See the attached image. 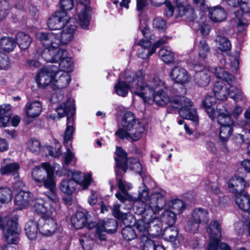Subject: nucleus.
Masks as SVG:
<instances>
[{
	"label": "nucleus",
	"instance_id": "38",
	"mask_svg": "<svg viewBox=\"0 0 250 250\" xmlns=\"http://www.w3.org/2000/svg\"><path fill=\"white\" fill-rule=\"evenodd\" d=\"M27 148L36 155L42 154L44 149L40 141L35 139H31L27 142Z\"/></svg>",
	"mask_w": 250,
	"mask_h": 250
},
{
	"label": "nucleus",
	"instance_id": "62",
	"mask_svg": "<svg viewBox=\"0 0 250 250\" xmlns=\"http://www.w3.org/2000/svg\"><path fill=\"white\" fill-rule=\"evenodd\" d=\"M239 5L240 6V10H238L235 13H236L240 16L243 17L245 13H248L250 12V3L241 2V3L240 2Z\"/></svg>",
	"mask_w": 250,
	"mask_h": 250
},
{
	"label": "nucleus",
	"instance_id": "16",
	"mask_svg": "<svg viewBox=\"0 0 250 250\" xmlns=\"http://www.w3.org/2000/svg\"><path fill=\"white\" fill-rule=\"evenodd\" d=\"M170 76L175 83L181 84L188 83L191 80V76L188 71L180 66L174 67L170 73Z\"/></svg>",
	"mask_w": 250,
	"mask_h": 250
},
{
	"label": "nucleus",
	"instance_id": "50",
	"mask_svg": "<svg viewBox=\"0 0 250 250\" xmlns=\"http://www.w3.org/2000/svg\"><path fill=\"white\" fill-rule=\"evenodd\" d=\"M61 148V145L55 140L54 144L50 146L48 149L49 154L54 157H58L62 154Z\"/></svg>",
	"mask_w": 250,
	"mask_h": 250
},
{
	"label": "nucleus",
	"instance_id": "9",
	"mask_svg": "<svg viewBox=\"0 0 250 250\" xmlns=\"http://www.w3.org/2000/svg\"><path fill=\"white\" fill-rule=\"evenodd\" d=\"M88 219L86 215L83 212H77L75 215L72 218L71 223L73 226L76 229H81L86 225ZM104 222H101L96 226L95 223L90 222L87 224L88 229H92L96 226V233L95 236L100 240H105V233L109 232L110 230H106Z\"/></svg>",
	"mask_w": 250,
	"mask_h": 250
},
{
	"label": "nucleus",
	"instance_id": "33",
	"mask_svg": "<svg viewBox=\"0 0 250 250\" xmlns=\"http://www.w3.org/2000/svg\"><path fill=\"white\" fill-rule=\"evenodd\" d=\"M192 219L199 224H206L209 221L208 212L205 209L196 208L193 212Z\"/></svg>",
	"mask_w": 250,
	"mask_h": 250
},
{
	"label": "nucleus",
	"instance_id": "42",
	"mask_svg": "<svg viewBox=\"0 0 250 250\" xmlns=\"http://www.w3.org/2000/svg\"><path fill=\"white\" fill-rule=\"evenodd\" d=\"M47 68H42L37 75L36 82L41 88H45L47 86Z\"/></svg>",
	"mask_w": 250,
	"mask_h": 250
},
{
	"label": "nucleus",
	"instance_id": "41",
	"mask_svg": "<svg viewBox=\"0 0 250 250\" xmlns=\"http://www.w3.org/2000/svg\"><path fill=\"white\" fill-rule=\"evenodd\" d=\"M208 232L209 234V237H221V224L216 220L212 221L208 229Z\"/></svg>",
	"mask_w": 250,
	"mask_h": 250
},
{
	"label": "nucleus",
	"instance_id": "31",
	"mask_svg": "<svg viewBox=\"0 0 250 250\" xmlns=\"http://www.w3.org/2000/svg\"><path fill=\"white\" fill-rule=\"evenodd\" d=\"M177 229L174 226L167 227L164 232V236L166 240L171 242L175 243L177 247L180 244L179 237H178Z\"/></svg>",
	"mask_w": 250,
	"mask_h": 250
},
{
	"label": "nucleus",
	"instance_id": "12",
	"mask_svg": "<svg viewBox=\"0 0 250 250\" xmlns=\"http://www.w3.org/2000/svg\"><path fill=\"white\" fill-rule=\"evenodd\" d=\"M77 25L75 20L69 18L66 21L63 26L62 30L59 29V36L49 42L51 44H53L54 47H59L61 44H66L72 41Z\"/></svg>",
	"mask_w": 250,
	"mask_h": 250
},
{
	"label": "nucleus",
	"instance_id": "34",
	"mask_svg": "<svg viewBox=\"0 0 250 250\" xmlns=\"http://www.w3.org/2000/svg\"><path fill=\"white\" fill-rule=\"evenodd\" d=\"M38 228L36 223L33 220L28 221L25 226L26 236L30 240H35L38 235Z\"/></svg>",
	"mask_w": 250,
	"mask_h": 250
},
{
	"label": "nucleus",
	"instance_id": "26",
	"mask_svg": "<svg viewBox=\"0 0 250 250\" xmlns=\"http://www.w3.org/2000/svg\"><path fill=\"white\" fill-rule=\"evenodd\" d=\"M143 51L138 52V57L140 58L146 59L149 55H151L155 52L157 46L151 45V42L147 40H141L138 44Z\"/></svg>",
	"mask_w": 250,
	"mask_h": 250
},
{
	"label": "nucleus",
	"instance_id": "11",
	"mask_svg": "<svg viewBox=\"0 0 250 250\" xmlns=\"http://www.w3.org/2000/svg\"><path fill=\"white\" fill-rule=\"evenodd\" d=\"M218 115L217 119L219 124L221 125L219 138L222 142L227 141L231 136L234 125V121L229 116L230 112L228 109H221L217 108Z\"/></svg>",
	"mask_w": 250,
	"mask_h": 250
},
{
	"label": "nucleus",
	"instance_id": "22",
	"mask_svg": "<svg viewBox=\"0 0 250 250\" xmlns=\"http://www.w3.org/2000/svg\"><path fill=\"white\" fill-rule=\"evenodd\" d=\"M118 187L120 191L116 193L115 196L119 200L124 203L126 200H131V196L127 192L132 188V185L130 183L119 179Z\"/></svg>",
	"mask_w": 250,
	"mask_h": 250
},
{
	"label": "nucleus",
	"instance_id": "43",
	"mask_svg": "<svg viewBox=\"0 0 250 250\" xmlns=\"http://www.w3.org/2000/svg\"><path fill=\"white\" fill-rule=\"evenodd\" d=\"M218 48L223 52L229 50L231 47L230 42L226 37L218 36L216 39Z\"/></svg>",
	"mask_w": 250,
	"mask_h": 250
},
{
	"label": "nucleus",
	"instance_id": "32",
	"mask_svg": "<svg viewBox=\"0 0 250 250\" xmlns=\"http://www.w3.org/2000/svg\"><path fill=\"white\" fill-rule=\"evenodd\" d=\"M168 209L177 214H181L186 208L185 202L180 199H173L168 201L167 205Z\"/></svg>",
	"mask_w": 250,
	"mask_h": 250
},
{
	"label": "nucleus",
	"instance_id": "48",
	"mask_svg": "<svg viewBox=\"0 0 250 250\" xmlns=\"http://www.w3.org/2000/svg\"><path fill=\"white\" fill-rule=\"evenodd\" d=\"M34 208L38 213L45 216L47 208L46 207V202L42 198L37 199L34 205Z\"/></svg>",
	"mask_w": 250,
	"mask_h": 250
},
{
	"label": "nucleus",
	"instance_id": "13",
	"mask_svg": "<svg viewBox=\"0 0 250 250\" xmlns=\"http://www.w3.org/2000/svg\"><path fill=\"white\" fill-rule=\"evenodd\" d=\"M70 18L66 12L60 11L56 13L48 20V42L59 36V29H61Z\"/></svg>",
	"mask_w": 250,
	"mask_h": 250
},
{
	"label": "nucleus",
	"instance_id": "27",
	"mask_svg": "<svg viewBox=\"0 0 250 250\" xmlns=\"http://www.w3.org/2000/svg\"><path fill=\"white\" fill-rule=\"evenodd\" d=\"M213 91L215 97L219 100L225 101L229 95L228 86L222 82H217L214 85Z\"/></svg>",
	"mask_w": 250,
	"mask_h": 250
},
{
	"label": "nucleus",
	"instance_id": "51",
	"mask_svg": "<svg viewBox=\"0 0 250 250\" xmlns=\"http://www.w3.org/2000/svg\"><path fill=\"white\" fill-rule=\"evenodd\" d=\"M66 147V151L63 154L64 166H68L70 163H76L77 159L75 156V153L73 152L70 148Z\"/></svg>",
	"mask_w": 250,
	"mask_h": 250
},
{
	"label": "nucleus",
	"instance_id": "29",
	"mask_svg": "<svg viewBox=\"0 0 250 250\" xmlns=\"http://www.w3.org/2000/svg\"><path fill=\"white\" fill-rule=\"evenodd\" d=\"M116 157L115 160L116 162V166L119 169H122L124 172L127 169V154L126 152L121 147H117L116 150Z\"/></svg>",
	"mask_w": 250,
	"mask_h": 250
},
{
	"label": "nucleus",
	"instance_id": "24",
	"mask_svg": "<svg viewBox=\"0 0 250 250\" xmlns=\"http://www.w3.org/2000/svg\"><path fill=\"white\" fill-rule=\"evenodd\" d=\"M9 159H5L0 163V173L1 175H9L13 174L15 177H18V171L20 166L17 163H9Z\"/></svg>",
	"mask_w": 250,
	"mask_h": 250
},
{
	"label": "nucleus",
	"instance_id": "40",
	"mask_svg": "<svg viewBox=\"0 0 250 250\" xmlns=\"http://www.w3.org/2000/svg\"><path fill=\"white\" fill-rule=\"evenodd\" d=\"M16 39L19 46L23 49L27 48L31 42L30 36L23 32L19 33L17 35Z\"/></svg>",
	"mask_w": 250,
	"mask_h": 250
},
{
	"label": "nucleus",
	"instance_id": "39",
	"mask_svg": "<svg viewBox=\"0 0 250 250\" xmlns=\"http://www.w3.org/2000/svg\"><path fill=\"white\" fill-rule=\"evenodd\" d=\"M214 75L216 78L223 80L228 84H229L230 83H232L234 81L233 76L220 67H216L215 69Z\"/></svg>",
	"mask_w": 250,
	"mask_h": 250
},
{
	"label": "nucleus",
	"instance_id": "46",
	"mask_svg": "<svg viewBox=\"0 0 250 250\" xmlns=\"http://www.w3.org/2000/svg\"><path fill=\"white\" fill-rule=\"evenodd\" d=\"M60 67L61 71L66 72L69 73L73 68V62L70 57L67 56H64L63 59L60 62Z\"/></svg>",
	"mask_w": 250,
	"mask_h": 250
},
{
	"label": "nucleus",
	"instance_id": "57",
	"mask_svg": "<svg viewBox=\"0 0 250 250\" xmlns=\"http://www.w3.org/2000/svg\"><path fill=\"white\" fill-rule=\"evenodd\" d=\"M202 23L199 24V30L202 35L206 36L210 32V27L208 24L204 21L205 17H202Z\"/></svg>",
	"mask_w": 250,
	"mask_h": 250
},
{
	"label": "nucleus",
	"instance_id": "63",
	"mask_svg": "<svg viewBox=\"0 0 250 250\" xmlns=\"http://www.w3.org/2000/svg\"><path fill=\"white\" fill-rule=\"evenodd\" d=\"M61 6L62 9V11L66 12L67 10H71L73 6V0H61Z\"/></svg>",
	"mask_w": 250,
	"mask_h": 250
},
{
	"label": "nucleus",
	"instance_id": "55",
	"mask_svg": "<svg viewBox=\"0 0 250 250\" xmlns=\"http://www.w3.org/2000/svg\"><path fill=\"white\" fill-rule=\"evenodd\" d=\"M235 16L238 19V23H237V30L239 32H242L245 31L248 25V23L247 20L243 18V16H241L237 14V13H235Z\"/></svg>",
	"mask_w": 250,
	"mask_h": 250
},
{
	"label": "nucleus",
	"instance_id": "7",
	"mask_svg": "<svg viewBox=\"0 0 250 250\" xmlns=\"http://www.w3.org/2000/svg\"><path fill=\"white\" fill-rule=\"evenodd\" d=\"M16 217L0 216V229L5 241L9 244H17L19 241L21 229Z\"/></svg>",
	"mask_w": 250,
	"mask_h": 250
},
{
	"label": "nucleus",
	"instance_id": "20",
	"mask_svg": "<svg viewBox=\"0 0 250 250\" xmlns=\"http://www.w3.org/2000/svg\"><path fill=\"white\" fill-rule=\"evenodd\" d=\"M77 10H80L78 13V23L82 28L86 29L90 21V8L82 4L77 6Z\"/></svg>",
	"mask_w": 250,
	"mask_h": 250
},
{
	"label": "nucleus",
	"instance_id": "6",
	"mask_svg": "<svg viewBox=\"0 0 250 250\" xmlns=\"http://www.w3.org/2000/svg\"><path fill=\"white\" fill-rule=\"evenodd\" d=\"M58 114V118L67 116L66 128L63 134V144H66L72 138L74 128L73 127L75 114L74 101L73 99L68 98L65 102L60 104L56 109Z\"/></svg>",
	"mask_w": 250,
	"mask_h": 250
},
{
	"label": "nucleus",
	"instance_id": "36",
	"mask_svg": "<svg viewBox=\"0 0 250 250\" xmlns=\"http://www.w3.org/2000/svg\"><path fill=\"white\" fill-rule=\"evenodd\" d=\"M162 61L166 63H170L174 60V53L168 47L161 48L159 52Z\"/></svg>",
	"mask_w": 250,
	"mask_h": 250
},
{
	"label": "nucleus",
	"instance_id": "60",
	"mask_svg": "<svg viewBox=\"0 0 250 250\" xmlns=\"http://www.w3.org/2000/svg\"><path fill=\"white\" fill-rule=\"evenodd\" d=\"M227 108L230 112V114H229V116L231 118L230 116H232L234 118H237L239 115H240L242 112V108L241 106L237 105L234 107L233 110H231L229 107L228 106H225L223 107L222 108H220L221 109H225Z\"/></svg>",
	"mask_w": 250,
	"mask_h": 250
},
{
	"label": "nucleus",
	"instance_id": "30",
	"mask_svg": "<svg viewBox=\"0 0 250 250\" xmlns=\"http://www.w3.org/2000/svg\"><path fill=\"white\" fill-rule=\"evenodd\" d=\"M195 49L198 54L199 61L204 60L208 56L210 52V48L207 41L202 39L197 43Z\"/></svg>",
	"mask_w": 250,
	"mask_h": 250
},
{
	"label": "nucleus",
	"instance_id": "4",
	"mask_svg": "<svg viewBox=\"0 0 250 250\" xmlns=\"http://www.w3.org/2000/svg\"><path fill=\"white\" fill-rule=\"evenodd\" d=\"M146 75L145 71L140 70L135 73L126 71L124 74V80L120 78L115 84L114 88L116 93L122 97H125L128 93L129 90L135 95L138 96L132 90L133 88L139 87L144 85Z\"/></svg>",
	"mask_w": 250,
	"mask_h": 250
},
{
	"label": "nucleus",
	"instance_id": "28",
	"mask_svg": "<svg viewBox=\"0 0 250 250\" xmlns=\"http://www.w3.org/2000/svg\"><path fill=\"white\" fill-rule=\"evenodd\" d=\"M209 16L213 22H221L227 18V13L223 8L217 6L209 9Z\"/></svg>",
	"mask_w": 250,
	"mask_h": 250
},
{
	"label": "nucleus",
	"instance_id": "56",
	"mask_svg": "<svg viewBox=\"0 0 250 250\" xmlns=\"http://www.w3.org/2000/svg\"><path fill=\"white\" fill-rule=\"evenodd\" d=\"M153 26L157 30H164L166 27V21L161 18H156L153 21Z\"/></svg>",
	"mask_w": 250,
	"mask_h": 250
},
{
	"label": "nucleus",
	"instance_id": "59",
	"mask_svg": "<svg viewBox=\"0 0 250 250\" xmlns=\"http://www.w3.org/2000/svg\"><path fill=\"white\" fill-rule=\"evenodd\" d=\"M119 219H121L123 224L126 226H131L135 222L133 217L128 213H123Z\"/></svg>",
	"mask_w": 250,
	"mask_h": 250
},
{
	"label": "nucleus",
	"instance_id": "8",
	"mask_svg": "<svg viewBox=\"0 0 250 250\" xmlns=\"http://www.w3.org/2000/svg\"><path fill=\"white\" fill-rule=\"evenodd\" d=\"M48 86L54 90L65 88L71 81L70 73L61 71L56 65H48Z\"/></svg>",
	"mask_w": 250,
	"mask_h": 250
},
{
	"label": "nucleus",
	"instance_id": "2",
	"mask_svg": "<svg viewBox=\"0 0 250 250\" xmlns=\"http://www.w3.org/2000/svg\"><path fill=\"white\" fill-rule=\"evenodd\" d=\"M143 184L139 187L137 198L133 199L134 210L136 214L141 215L142 218L136 223L135 227L140 233V239L143 235L153 236V229L159 232L161 222L156 214L166 205L165 191H155L149 195L147 178H143Z\"/></svg>",
	"mask_w": 250,
	"mask_h": 250
},
{
	"label": "nucleus",
	"instance_id": "23",
	"mask_svg": "<svg viewBox=\"0 0 250 250\" xmlns=\"http://www.w3.org/2000/svg\"><path fill=\"white\" fill-rule=\"evenodd\" d=\"M27 117L35 119L38 117L42 111L41 103L38 101L27 102L24 107Z\"/></svg>",
	"mask_w": 250,
	"mask_h": 250
},
{
	"label": "nucleus",
	"instance_id": "25",
	"mask_svg": "<svg viewBox=\"0 0 250 250\" xmlns=\"http://www.w3.org/2000/svg\"><path fill=\"white\" fill-rule=\"evenodd\" d=\"M215 102V98L210 96H207L203 101L202 104L205 108L206 111L209 117L211 120H214L216 117V112L218 114L217 108H221V105L218 104L215 109L214 104Z\"/></svg>",
	"mask_w": 250,
	"mask_h": 250
},
{
	"label": "nucleus",
	"instance_id": "61",
	"mask_svg": "<svg viewBox=\"0 0 250 250\" xmlns=\"http://www.w3.org/2000/svg\"><path fill=\"white\" fill-rule=\"evenodd\" d=\"M130 164L129 167L131 169L134 170L138 173H140L142 171L141 164L136 159H130L128 160Z\"/></svg>",
	"mask_w": 250,
	"mask_h": 250
},
{
	"label": "nucleus",
	"instance_id": "49",
	"mask_svg": "<svg viewBox=\"0 0 250 250\" xmlns=\"http://www.w3.org/2000/svg\"><path fill=\"white\" fill-rule=\"evenodd\" d=\"M122 233L123 237L128 241H130L136 237V233L131 226H125L124 228Z\"/></svg>",
	"mask_w": 250,
	"mask_h": 250
},
{
	"label": "nucleus",
	"instance_id": "64",
	"mask_svg": "<svg viewBox=\"0 0 250 250\" xmlns=\"http://www.w3.org/2000/svg\"><path fill=\"white\" fill-rule=\"evenodd\" d=\"M10 116L8 112L0 114V126L5 127L9 123Z\"/></svg>",
	"mask_w": 250,
	"mask_h": 250
},
{
	"label": "nucleus",
	"instance_id": "44",
	"mask_svg": "<svg viewBox=\"0 0 250 250\" xmlns=\"http://www.w3.org/2000/svg\"><path fill=\"white\" fill-rule=\"evenodd\" d=\"M176 215L175 213L166 209L163 213L162 217V221L167 224L168 227L173 226L176 221Z\"/></svg>",
	"mask_w": 250,
	"mask_h": 250
},
{
	"label": "nucleus",
	"instance_id": "19",
	"mask_svg": "<svg viewBox=\"0 0 250 250\" xmlns=\"http://www.w3.org/2000/svg\"><path fill=\"white\" fill-rule=\"evenodd\" d=\"M32 177L36 183L43 184L47 188V163H43L41 166L33 168Z\"/></svg>",
	"mask_w": 250,
	"mask_h": 250
},
{
	"label": "nucleus",
	"instance_id": "47",
	"mask_svg": "<svg viewBox=\"0 0 250 250\" xmlns=\"http://www.w3.org/2000/svg\"><path fill=\"white\" fill-rule=\"evenodd\" d=\"M12 197V190L6 187L0 188V202L6 203L11 201Z\"/></svg>",
	"mask_w": 250,
	"mask_h": 250
},
{
	"label": "nucleus",
	"instance_id": "35",
	"mask_svg": "<svg viewBox=\"0 0 250 250\" xmlns=\"http://www.w3.org/2000/svg\"><path fill=\"white\" fill-rule=\"evenodd\" d=\"M235 202L240 209L246 212L250 209V197L247 194H239L236 198Z\"/></svg>",
	"mask_w": 250,
	"mask_h": 250
},
{
	"label": "nucleus",
	"instance_id": "18",
	"mask_svg": "<svg viewBox=\"0 0 250 250\" xmlns=\"http://www.w3.org/2000/svg\"><path fill=\"white\" fill-rule=\"evenodd\" d=\"M48 62L57 63L61 61L64 56H67V52L64 49H61L59 47H54L48 42Z\"/></svg>",
	"mask_w": 250,
	"mask_h": 250
},
{
	"label": "nucleus",
	"instance_id": "10",
	"mask_svg": "<svg viewBox=\"0 0 250 250\" xmlns=\"http://www.w3.org/2000/svg\"><path fill=\"white\" fill-rule=\"evenodd\" d=\"M48 189H49V195L48 194V199L51 201L49 203L50 207V211L51 214L53 216L55 213V208L58 204V198L56 193V183L54 180L53 175L56 173L59 176L62 174L61 166L57 164L53 166H50L48 164ZM49 201L48 200V204Z\"/></svg>",
	"mask_w": 250,
	"mask_h": 250
},
{
	"label": "nucleus",
	"instance_id": "15",
	"mask_svg": "<svg viewBox=\"0 0 250 250\" xmlns=\"http://www.w3.org/2000/svg\"><path fill=\"white\" fill-rule=\"evenodd\" d=\"M194 69L196 72L194 76L195 81L200 87H205L208 85L212 71L209 68H204L202 65L195 64Z\"/></svg>",
	"mask_w": 250,
	"mask_h": 250
},
{
	"label": "nucleus",
	"instance_id": "53",
	"mask_svg": "<svg viewBox=\"0 0 250 250\" xmlns=\"http://www.w3.org/2000/svg\"><path fill=\"white\" fill-rule=\"evenodd\" d=\"M46 219L45 216L41 217L38 222L37 228L40 233L44 236H46L47 233V225L46 223Z\"/></svg>",
	"mask_w": 250,
	"mask_h": 250
},
{
	"label": "nucleus",
	"instance_id": "17",
	"mask_svg": "<svg viewBox=\"0 0 250 250\" xmlns=\"http://www.w3.org/2000/svg\"><path fill=\"white\" fill-rule=\"evenodd\" d=\"M248 186L245 179L239 175L232 177L228 183L229 190L235 194L240 193Z\"/></svg>",
	"mask_w": 250,
	"mask_h": 250
},
{
	"label": "nucleus",
	"instance_id": "3",
	"mask_svg": "<svg viewBox=\"0 0 250 250\" xmlns=\"http://www.w3.org/2000/svg\"><path fill=\"white\" fill-rule=\"evenodd\" d=\"M145 130L144 126L134 114L127 111L124 114L115 135L122 139L135 142L141 138Z\"/></svg>",
	"mask_w": 250,
	"mask_h": 250
},
{
	"label": "nucleus",
	"instance_id": "21",
	"mask_svg": "<svg viewBox=\"0 0 250 250\" xmlns=\"http://www.w3.org/2000/svg\"><path fill=\"white\" fill-rule=\"evenodd\" d=\"M33 199L32 194L28 191L21 190L15 198V205L19 209L27 208Z\"/></svg>",
	"mask_w": 250,
	"mask_h": 250
},
{
	"label": "nucleus",
	"instance_id": "5",
	"mask_svg": "<svg viewBox=\"0 0 250 250\" xmlns=\"http://www.w3.org/2000/svg\"><path fill=\"white\" fill-rule=\"evenodd\" d=\"M66 174L71 176L72 179H63L60 184V189L63 192L70 195L76 190V187L79 185L83 189L88 188L92 181L90 173L82 174L80 171H68Z\"/></svg>",
	"mask_w": 250,
	"mask_h": 250
},
{
	"label": "nucleus",
	"instance_id": "14",
	"mask_svg": "<svg viewBox=\"0 0 250 250\" xmlns=\"http://www.w3.org/2000/svg\"><path fill=\"white\" fill-rule=\"evenodd\" d=\"M165 10L166 15L170 17L174 15L176 17H181L190 10L191 6L188 0H176L174 7L170 3H167Z\"/></svg>",
	"mask_w": 250,
	"mask_h": 250
},
{
	"label": "nucleus",
	"instance_id": "52",
	"mask_svg": "<svg viewBox=\"0 0 250 250\" xmlns=\"http://www.w3.org/2000/svg\"><path fill=\"white\" fill-rule=\"evenodd\" d=\"M80 241L85 250H90L92 249L93 245V240L88 234H86L82 236Z\"/></svg>",
	"mask_w": 250,
	"mask_h": 250
},
{
	"label": "nucleus",
	"instance_id": "45",
	"mask_svg": "<svg viewBox=\"0 0 250 250\" xmlns=\"http://www.w3.org/2000/svg\"><path fill=\"white\" fill-rule=\"evenodd\" d=\"M150 236L143 235L141 237L140 246L143 250H155L156 245Z\"/></svg>",
	"mask_w": 250,
	"mask_h": 250
},
{
	"label": "nucleus",
	"instance_id": "37",
	"mask_svg": "<svg viewBox=\"0 0 250 250\" xmlns=\"http://www.w3.org/2000/svg\"><path fill=\"white\" fill-rule=\"evenodd\" d=\"M15 46V41L11 38L4 37L0 40V52L2 50L10 52L13 50Z\"/></svg>",
	"mask_w": 250,
	"mask_h": 250
},
{
	"label": "nucleus",
	"instance_id": "1",
	"mask_svg": "<svg viewBox=\"0 0 250 250\" xmlns=\"http://www.w3.org/2000/svg\"><path fill=\"white\" fill-rule=\"evenodd\" d=\"M165 83L159 78L146 75L144 85L133 88V91L141 98L145 103L154 102L156 104L165 106L170 103L171 106L179 108L180 116L191 120L196 127L199 123V117L194 108L189 109L192 105L190 100L184 96H176L171 100L166 92Z\"/></svg>",
	"mask_w": 250,
	"mask_h": 250
},
{
	"label": "nucleus",
	"instance_id": "54",
	"mask_svg": "<svg viewBox=\"0 0 250 250\" xmlns=\"http://www.w3.org/2000/svg\"><path fill=\"white\" fill-rule=\"evenodd\" d=\"M10 10V5L6 1H0V20L4 19Z\"/></svg>",
	"mask_w": 250,
	"mask_h": 250
},
{
	"label": "nucleus",
	"instance_id": "58",
	"mask_svg": "<svg viewBox=\"0 0 250 250\" xmlns=\"http://www.w3.org/2000/svg\"><path fill=\"white\" fill-rule=\"evenodd\" d=\"M210 242L208 247V250H217L219 247V243L220 241V238L218 237H209Z\"/></svg>",
	"mask_w": 250,
	"mask_h": 250
}]
</instances>
